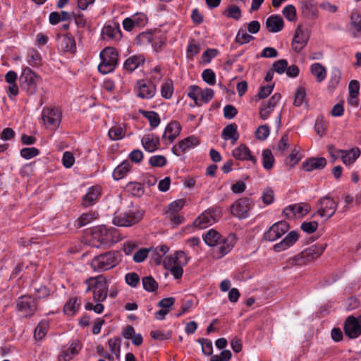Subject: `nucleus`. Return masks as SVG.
<instances>
[{
    "label": "nucleus",
    "instance_id": "obj_5",
    "mask_svg": "<svg viewBox=\"0 0 361 361\" xmlns=\"http://www.w3.org/2000/svg\"><path fill=\"white\" fill-rule=\"evenodd\" d=\"M338 204L329 195H326L317 201V214L321 217L326 216V219H329L335 214Z\"/></svg>",
    "mask_w": 361,
    "mask_h": 361
},
{
    "label": "nucleus",
    "instance_id": "obj_23",
    "mask_svg": "<svg viewBox=\"0 0 361 361\" xmlns=\"http://www.w3.org/2000/svg\"><path fill=\"white\" fill-rule=\"evenodd\" d=\"M145 58L143 55L135 54L128 57L124 62L123 68L126 71L132 73L135 69L144 65Z\"/></svg>",
    "mask_w": 361,
    "mask_h": 361
},
{
    "label": "nucleus",
    "instance_id": "obj_29",
    "mask_svg": "<svg viewBox=\"0 0 361 361\" xmlns=\"http://www.w3.org/2000/svg\"><path fill=\"white\" fill-rule=\"evenodd\" d=\"M142 145L146 151L153 152L160 145L159 138L156 135H147L142 139Z\"/></svg>",
    "mask_w": 361,
    "mask_h": 361
},
{
    "label": "nucleus",
    "instance_id": "obj_33",
    "mask_svg": "<svg viewBox=\"0 0 361 361\" xmlns=\"http://www.w3.org/2000/svg\"><path fill=\"white\" fill-rule=\"evenodd\" d=\"M221 137L226 140H231V143L234 145L239 137V134L237 130V125L235 123H232L226 126L222 131Z\"/></svg>",
    "mask_w": 361,
    "mask_h": 361
},
{
    "label": "nucleus",
    "instance_id": "obj_28",
    "mask_svg": "<svg viewBox=\"0 0 361 361\" xmlns=\"http://www.w3.org/2000/svg\"><path fill=\"white\" fill-rule=\"evenodd\" d=\"M310 210V206L307 204H295L286 207L283 213L285 216H288V211L292 213V216H295L297 214L304 216Z\"/></svg>",
    "mask_w": 361,
    "mask_h": 361
},
{
    "label": "nucleus",
    "instance_id": "obj_64",
    "mask_svg": "<svg viewBox=\"0 0 361 361\" xmlns=\"http://www.w3.org/2000/svg\"><path fill=\"white\" fill-rule=\"evenodd\" d=\"M185 201L183 199L173 201L169 205V209L166 212H171V213H178V212L183 207Z\"/></svg>",
    "mask_w": 361,
    "mask_h": 361
},
{
    "label": "nucleus",
    "instance_id": "obj_15",
    "mask_svg": "<svg viewBox=\"0 0 361 361\" xmlns=\"http://www.w3.org/2000/svg\"><path fill=\"white\" fill-rule=\"evenodd\" d=\"M136 87L138 89L137 96L142 99H151L156 93V85L152 81L137 80Z\"/></svg>",
    "mask_w": 361,
    "mask_h": 361
},
{
    "label": "nucleus",
    "instance_id": "obj_59",
    "mask_svg": "<svg viewBox=\"0 0 361 361\" xmlns=\"http://www.w3.org/2000/svg\"><path fill=\"white\" fill-rule=\"evenodd\" d=\"M202 77L208 85H214L216 83V75L212 69H205L202 73Z\"/></svg>",
    "mask_w": 361,
    "mask_h": 361
},
{
    "label": "nucleus",
    "instance_id": "obj_30",
    "mask_svg": "<svg viewBox=\"0 0 361 361\" xmlns=\"http://www.w3.org/2000/svg\"><path fill=\"white\" fill-rule=\"evenodd\" d=\"M100 195V189L98 186L89 188L87 193L82 198V205L85 207L93 205Z\"/></svg>",
    "mask_w": 361,
    "mask_h": 361
},
{
    "label": "nucleus",
    "instance_id": "obj_50",
    "mask_svg": "<svg viewBox=\"0 0 361 361\" xmlns=\"http://www.w3.org/2000/svg\"><path fill=\"white\" fill-rule=\"evenodd\" d=\"M350 27L356 32H361V15L357 12H353L350 15Z\"/></svg>",
    "mask_w": 361,
    "mask_h": 361
},
{
    "label": "nucleus",
    "instance_id": "obj_17",
    "mask_svg": "<svg viewBox=\"0 0 361 361\" xmlns=\"http://www.w3.org/2000/svg\"><path fill=\"white\" fill-rule=\"evenodd\" d=\"M189 259L190 258L186 256L185 252L178 250L173 255L167 256L163 262V265L165 269L178 265H186Z\"/></svg>",
    "mask_w": 361,
    "mask_h": 361
},
{
    "label": "nucleus",
    "instance_id": "obj_53",
    "mask_svg": "<svg viewBox=\"0 0 361 361\" xmlns=\"http://www.w3.org/2000/svg\"><path fill=\"white\" fill-rule=\"evenodd\" d=\"M262 202L264 204L269 205L271 204L274 200V190L270 187H267L263 192L262 196Z\"/></svg>",
    "mask_w": 361,
    "mask_h": 361
},
{
    "label": "nucleus",
    "instance_id": "obj_18",
    "mask_svg": "<svg viewBox=\"0 0 361 361\" xmlns=\"http://www.w3.org/2000/svg\"><path fill=\"white\" fill-rule=\"evenodd\" d=\"M309 35L303 31L302 26L299 25L292 40L293 49L299 53L307 45Z\"/></svg>",
    "mask_w": 361,
    "mask_h": 361
},
{
    "label": "nucleus",
    "instance_id": "obj_46",
    "mask_svg": "<svg viewBox=\"0 0 361 361\" xmlns=\"http://www.w3.org/2000/svg\"><path fill=\"white\" fill-rule=\"evenodd\" d=\"M48 323L47 322H41L35 328L34 331V337L36 340L42 339L47 334Z\"/></svg>",
    "mask_w": 361,
    "mask_h": 361
},
{
    "label": "nucleus",
    "instance_id": "obj_37",
    "mask_svg": "<svg viewBox=\"0 0 361 361\" xmlns=\"http://www.w3.org/2000/svg\"><path fill=\"white\" fill-rule=\"evenodd\" d=\"M77 297L71 298L66 302L63 307V312L68 315H73L78 310L80 304L78 302Z\"/></svg>",
    "mask_w": 361,
    "mask_h": 361
},
{
    "label": "nucleus",
    "instance_id": "obj_49",
    "mask_svg": "<svg viewBox=\"0 0 361 361\" xmlns=\"http://www.w3.org/2000/svg\"><path fill=\"white\" fill-rule=\"evenodd\" d=\"M173 92V82L171 80L166 81L161 86V94L165 99H170Z\"/></svg>",
    "mask_w": 361,
    "mask_h": 361
},
{
    "label": "nucleus",
    "instance_id": "obj_11",
    "mask_svg": "<svg viewBox=\"0 0 361 361\" xmlns=\"http://www.w3.org/2000/svg\"><path fill=\"white\" fill-rule=\"evenodd\" d=\"M252 201L250 198L243 197L238 200L231 206V213L238 219H245L251 209Z\"/></svg>",
    "mask_w": 361,
    "mask_h": 361
},
{
    "label": "nucleus",
    "instance_id": "obj_6",
    "mask_svg": "<svg viewBox=\"0 0 361 361\" xmlns=\"http://www.w3.org/2000/svg\"><path fill=\"white\" fill-rule=\"evenodd\" d=\"M42 119L47 128L56 130L60 125L61 113L56 107L44 108L42 111Z\"/></svg>",
    "mask_w": 361,
    "mask_h": 361
},
{
    "label": "nucleus",
    "instance_id": "obj_36",
    "mask_svg": "<svg viewBox=\"0 0 361 361\" xmlns=\"http://www.w3.org/2000/svg\"><path fill=\"white\" fill-rule=\"evenodd\" d=\"M311 73L317 78V81L321 82L326 76V71L324 66L319 63H315L311 66Z\"/></svg>",
    "mask_w": 361,
    "mask_h": 361
},
{
    "label": "nucleus",
    "instance_id": "obj_54",
    "mask_svg": "<svg viewBox=\"0 0 361 361\" xmlns=\"http://www.w3.org/2000/svg\"><path fill=\"white\" fill-rule=\"evenodd\" d=\"M166 157L162 155H154L149 159V164L154 167H162L166 164Z\"/></svg>",
    "mask_w": 361,
    "mask_h": 361
},
{
    "label": "nucleus",
    "instance_id": "obj_22",
    "mask_svg": "<svg viewBox=\"0 0 361 361\" xmlns=\"http://www.w3.org/2000/svg\"><path fill=\"white\" fill-rule=\"evenodd\" d=\"M299 235L297 231H292L279 243L274 245L275 252H281L292 246L298 240Z\"/></svg>",
    "mask_w": 361,
    "mask_h": 361
},
{
    "label": "nucleus",
    "instance_id": "obj_62",
    "mask_svg": "<svg viewBox=\"0 0 361 361\" xmlns=\"http://www.w3.org/2000/svg\"><path fill=\"white\" fill-rule=\"evenodd\" d=\"M360 82L356 80H353L349 82L348 91L349 96L351 97H357L360 92Z\"/></svg>",
    "mask_w": 361,
    "mask_h": 361
},
{
    "label": "nucleus",
    "instance_id": "obj_35",
    "mask_svg": "<svg viewBox=\"0 0 361 361\" xmlns=\"http://www.w3.org/2000/svg\"><path fill=\"white\" fill-rule=\"evenodd\" d=\"M140 114L145 117L152 128H157L161 121L159 114L154 111L140 110Z\"/></svg>",
    "mask_w": 361,
    "mask_h": 361
},
{
    "label": "nucleus",
    "instance_id": "obj_45",
    "mask_svg": "<svg viewBox=\"0 0 361 361\" xmlns=\"http://www.w3.org/2000/svg\"><path fill=\"white\" fill-rule=\"evenodd\" d=\"M110 351L115 355L117 359L120 357L121 353V340L119 338L114 337L108 341Z\"/></svg>",
    "mask_w": 361,
    "mask_h": 361
},
{
    "label": "nucleus",
    "instance_id": "obj_26",
    "mask_svg": "<svg viewBox=\"0 0 361 361\" xmlns=\"http://www.w3.org/2000/svg\"><path fill=\"white\" fill-rule=\"evenodd\" d=\"M284 23L282 18L277 15L269 16L266 20V27L271 32H278L283 27Z\"/></svg>",
    "mask_w": 361,
    "mask_h": 361
},
{
    "label": "nucleus",
    "instance_id": "obj_10",
    "mask_svg": "<svg viewBox=\"0 0 361 361\" xmlns=\"http://www.w3.org/2000/svg\"><path fill=\"white\" fill-rule=\"evenodd\" d=\"M99 234H97V236L99 238V244L94 245V246L97 247L102 246L110 247L120 240L118 231L116 228H107L104 226H102L99 228Z\"/></svg>",
    "mask_w": 361,
    "mask_h": 361
},
{
    "label": "nucleus",
    "instance_id": "obj_27",
    "mask_svg": "<svg viewBox=\"0 0 361 361\" xmlns=\"http://www.w3.org/2000/svg\"><path fill=\"white\" fill-rule=\"evenodd\" d=\"M180 131V124L177 121H171L166 127L165 132L162 135V139L166 138V135L169 134L167 138L172 142L176 137L179 135Z\"/></svg>",
    "mask_w": 361,
    "mask_h": 361
},
{
    "label": "nucleus",
    "instance_id": "obj_3",
    "mask_svg": "<svg viewBox=\"0 0 361 361\" xmlns=\"http://www.w3.org/2000/svg\"><path fill=\"white\" fill-rule=\"evenodd\" d=\"M102 62L98 66L99 71L107 74L114 71L118 63V54L114 47H106L100 53Z\"/></svg>",
    "mask_w": 361,
    "mask_h": 361
},
{
    "label": "nucleus",
    "instance_id": "obj_40",
    "mask_svg": "<svg viewBox=\"0 0 361 361\" xmlns=\"http://www.w3.org/2000/svg\"><path fill=\"white\" fill-rule=\"evenodd\" d=\"M262 165L264 169L271 170L274 166V157L269 149L262 151Z\"/></svg>",
    "mask_w": 361,
    "mask_h": 361
},
{
    "label": "nucleus",
    "instance_id": "obj_2",
    "mask_svg": "<svg viewBox=\"0 0 361 361\" xmlns=\"http://www.w3.org/2000/svg\"><path fill=\"white\" fill-rule=\"evenodd\" d=\"M118 253L114 251H109L95 256L90 262V266L94 271H104L116 267L119 260Z\"/></svg>",
    "mask_w": 361,
    "mask_h": 361
},
{
    "label": "nucleus",
    "instance_id": "obj_63",
    "mask_svg": "<svg viewBox=\"0 0 361 361\" xmlns=\"http://www.w3.org/2000/svg\"><path fill=\"white\" fill-rule=\"evenodd\" d=\"M283 14L289 21H294L296 18V9L293 5H288L283 10Z\"/></svg>",
    "mask_w": 361,
    "mask_h": 361
},
{
    "label": "nucleus",
    "instance_id": "obj_55",
    "mask_svg": "<svg viewBox=\"0 0 361 361\" xmlns=\"http://www.w3.org/2000/svg\"><path fill=\"white\" fill-rule=\"evenodd\" d=\"M288 66V61L286 59H279L273 63L271 70L278 74H283Z\"/></svg>",
    "mask_w": 361,
    "mask_h": 361
},
{
    "label": "nucleus",
    "instance_id": "obj_61",
    "mask_svg": "<svg viewBox=\"0 0 361 361\" xmlns=\"http://www.w3.org/2000/svg\"><path fill=\"white\" fill-rule=\"evenodd\" d=\"M127 187L134 196L140 197L144 193V188L139 183H129Z\"/></svg>",
    "mask_w": 361,
    "mask_h": 361
},
{
    "label": "nucleus",
    "instance_id": "obj_24",
    "mask_svg": "<svg viewBox=\"0 0 361 361\" xmlns=\"http://www.w3.org/2000/svg\"><path fill=\"white\" fill-rule=\"evenodd\" d=\"M233 156L239 160H250L254 164L257 163V159L251 154L250 149L245 145H240L232 152Z\"/></svg>",
    "mask_w": 361,
    "mask_h": 361
},
{
    "label": "nucleus",
    "instance_id": "obj_13",
    "mask_svg": "<svg viewBox=\"0 0 361 361\" xmlns=\"http://www.w3.org/2000/svg\"><path fill=\"white\" fill-rule=\"evenodd\" d=\"M289 229V224L285 221L274 224L269 229L264 233V238L268 241H274L285 234Z\"/></svg>",
    "mask_w": 361,
    "mask_h": 361
},
{
    "label": "nucleus",
    "instance_id": "obj_31",
    "mask_svg": "<svg viewBox=\"0 0 361 361\" xmlns=\"http://www.w3.org/2000/svg\"><path fill=\"white\" fill-rule=\"evenodd\" d=\"M338 152L341 154L342 161L346 165L353 164L360 155V150L357 147L350 150L340 149Z\"/></svg>",
    "mask_w": 361,
    "mask_h": 361
},
{
    "label": "nucleus",
    "instance_id": "obj_39",
    "mask_svg": "<svg viewBox=\"0 0 361 361\" xmlns=\"http://www.w3.org/2000/svg\"><path fill=\"white\" fill-rule=\"evenodd\" d=\"M228 18H233L238 20L242 16L240 8L235 5L228 6L222 13Z\"/></svg>",
    "mask_w": 361,
    "mask_h": 361
},
{
    "label": "nucleus",
    "instance_id": "obj_57",
    "mask_svg": "<svg viewBox=\"0 0 361 361\" xmlns=\"http://www.w3.org/2000/svg\"><path fill=\"white\" fill-rule=\"evenodd\" d=\"M39 154L38 149L35 147H25L20 150V155L25 159H32Z\"/></svg>",
    "mask_w": 361,
    "mask_h": 361
},
{
    "label": "nucleus",
    "instance_id": "obj_32",
    "mask_svg": "<svg viewBox=\"0 0 361 361\" xmlns=\"http://www.w3.org/2000/svg\"><path fill=\"white\" fill-rule=\"evenodd\" d=\"M80 345L78 341H74L67 350H63L59 356V361H69L78 353Z\"/></svg>",
    "mask_w": 361,
    "mask_h": 361
},
{
    "label": "nucleus",
    "instance_id": "obj_48",
    "mask_svg": "<svg viewBox=\"0 0 361 361\" xmlns=\"http://www.w3.org/2000/svg\"><path fill=\"white\" fill-rule=\"evenodd\" d=\"M197 342L202 345V351L206 356H210L213 353L212 342L207 338H200Z\"/></svg>",
    "mask_w": 361,
    "mask_h": 361
},
{
    "label": "nucleus",
    "instance_id": "obj_42",
    "mask_svg": "<svg viewBox=\"0 0 361 361\" xmlns=\"http://www.w3.org/2000/svg\"><path fill=\"white\" fill-rule=\"evenodd\" d=\"M108 135L112 140H121L125 136V128L121 126H113L109 130Z\"/></svg>",
    "mask_w": 361,
    "mask_h": 361
},
{
    "label": "nucleus",
    "instance_id": "obj_44",
    "mask_svg": "<svg viewBox=\"0 0 361 361\" xmlns=\"http://www.w3.org/2000/svg\"><path fill=\"white\" fill-rule=\"evenodd\" d=\"M142 286L145 290L148 292H154L158 288V283L151 276H145L142 278Z\"/></svg>",
    "mask_w": 361,
    "mask_h": 361
},
{
    "label": "nucleus",
    "instance_id": "obj_21",
    "mask_svg": "<svg viewBox=\"0 0 361 361\" xmlns=\"http://www.w3.org/2000/svg\"><path fill=\"white\" fill-rule=\"evenodd\" d=\"M236 242L235 235L230 234L226 238L224 239L222 243L217 247L216 257L221 258L228 254L233 247Z\"/></svg>",
    "mask_w": 361,
    "mask_h": 361
},
{
    "label": "nucleus",
    "instance_id": "obj_41",
    "mask_svg": "<svg viewBox=\"0 0 361 361\" xmlns=\"http://www.w3.org/2000/svg\"><path fill=\"white\" fill-rule=\"evenodd\" d=\"M97 214L95 212H87L82 214L75 221L76 226L81 228L92 222L97 218Z\"/></svg>",
    "mask_w": 361,
    "mask_h": 361
},
{
    "label": "nucleus",
    "instance_id": "obj_8",
    "mask_svg": "<svg viewBox=\"0 0 361 361\" xmlns=\"http://www.w3.org/2000/svg\"><path fill=\"white\" fill-rule=\"evenodd\" d=\"M16 308L24 317H32L37 310V300L30 295H22L16 300Z\"/></svg>",
    "mask_w": 361,
    "mask_h": 361
},
{
    "label": "nucleus",
    "instance_id": "obj_25",
    "mask_svg": "<svg viewBox=\"0 0 361 361\" xmlns=\"http://www.w3.org/2000/svg\"><path fill=\"white\" fill-rule=\"evenodd\" d=\"M326 163V159L324 157H312L302 164V167L307 171H312L314 169H324Z\"/></svg>",
    "mask_w": 361,
    "mask_h": 361
},
{
    "label": "nucleus",
    "instance_id": "obj_38",
    "mask_svg": "<svg viewBox=\"0 0 361 361\" xmlns=\"http://www.w3.org/2000/svg\"><path fill=\"white\" fill-rule=\"evenodd\" d=\"M221 235L220 234L215 230L211 229L209 230L204 236V241L209 246H215L218 245L219 241L220 240Z\"/></svg>",
    "mask_w": 361,
    "mask_h": 361
},
{
    "label": "nucleus",
    "instance_id": "obj_14",
    "mask_svg": "<svg viewBox=\"0 0 361 361\" xmlns=\"http://www.w3.org/2000/svg\"><path fill=\"white\" fill-rule=\"evenodd\" d=\"M56 39L59 49L69 54L76 51L75 38L69 33L58 34Z\"/></svg>",
    "mask_w": 361,
    "mask_h": 361
},
{
    "label": "nucleus",
    "instance_id": "obj_52",
    "mask_svg": "<svg viewBox=\"0 0 361 361\" xmlns=\"http://www.w3.org/2000/svg\"><path fill=\"white\" fill-rule=\"evenodd\" d=\"M166 218L173 224L177 226L184 221V217L178 213L165 212Z\"/></svg>",
    "mask_w": 361,
    "mask_h": 361
},
{
    "label": "nucleus",
    "instance_id": "obj_58",
    "mask_svg": "<svg viewBox=\"0 0 361 361\" xmlns=\"http://www.w3.org/2000/svg\"><path fill=\"white\" fill-rule=\"evenodd\" d=\"M73 20L78 27L87 28L88 30H90V26L82 13H75Z\"/></svg>",
    "mask_w": 361,
    "mask_h": 361
},
{
    "label": "nucleus",
    "instance_id": "obj_7",
    "mask_svg": "<svg viewBox=\"0 0 361 361\" xmlns=\"http://www.w3.org/2000/svg\"><path fill=\"white\" fill-rule=\"evenodd\" d=\"M94 281L93 299L97 302H103L108 295V286L106 278L103 275L88 278V282Z\"/></svg>",
    "mask_w": 361,
    "mask_h": 361
},
{
    "label": "nucleus",
    "instance_id": "obj_12",
    "mask_svg": "<svg viewBox=\"0 0 361 361\" xmlns=\"http://www.w3.org/2000/svg\"><path fill=\"white\" fill-rule=\"evenodd\" d=\"M344 331L350 338H356L361 335V315L358 317L349 316L344 324Z\"/></svg>",
    "mask_w": 361,
    "mask_h": 361
},
{
    "label": "nucleus",
    "instance_id": "obj_9",
    "mask_svg": "<svg viewBox=\"0 0 361 361\" xmlns=\"http://www.w3.org/2000/svg\"><path fill=\"white\" fill-rule=\"evenodd\" d=\"M20 84L22 90L29 94H33L37 90V75L30 68H25L20 76Z\"/></svg>",
    "mask_w": 361,
    "mask_h": 361
},
{
    "label": "nucleus",
    "instance_id": "obj_47",
    "mask_svg": "<svg viewBox=\"0 0 361 361\" xmlns=\"http://www.w3.org/2000/svg\"><path fill=\"white\" fill-rule=\"evenodd\" d=\"M255 37L247 34L243 29H240L236 35L235 41V42L243 44L250 42L253 40Z\"/></svg>",
    "mask_w": 361,
    "mask_h": 361
},
{
    "label": "nucleus",
    "instance_id": "obj_1",
    "mask_svg": "<svg viewBox=\"0 0 361 361\" xmlns=\"http://www.w3.org/2000/svg\"><path fill=\"white\" fill-rule=\"evenodd\" d=\"M326 244L314 245L288 260L291 266H302L315 260L324 252Z\"/></svg>",
    "mask_w": 361,
    "mask_h": 361
},
{
    "label": "nucleus",
    "instance_id": "obj_56",
    "mask_svg": "<svg viewBox=\"0 0 361 361\" xmlns=\"http://www.w3.org/2000/svg\"><path fill=\"white\" fill-rule=\"evenodd\" d=\"M214 90L210 88H205L204 90L201 89V92L200 93V102H201V106L212 100L214 97Z\"/></svg>",
    "mask_w": 361,
    "mask_h": 361
},
{
    "label": "nucleus",
    "instance_id": "obj_60",
    "mask_svg": "<svg viewBox=\"0 0 361 361\" xmlns=\"http://www.w3.org/2000/svg\"><path fill=\"white\" fill-rule=\"evenodd\" d=\"M306 97V92L304 87H299L295 93L294 105L300 106L302 104Z\"/></svg>",
    "mask_w": 361,
    "mask_h": 361
},
{
    "label": "nucleus",
    "instance_id": "obj_20",
    "mask_svg": "<svg viewBox=\"0 0 361 361\" xmlns=\"http://www.w3.org/2000/svg\"><path fill=\"white\" fill-rule=\"evenodd\" d=\"M216 212H220V209L218 208H212V209H209L208 212L206 211L203 212L194 221L193 225L200 229L212 225L215 221V219L214 216L212 215V212L214 213Z\"/></svg>",
    "mask_w": 361,
    "mask_h": 361
},
{
    "label": "nucleus",
    "instance_id": "obj_34",
    "mask_svg": "<svg viewBox=\"0 0 361 361\" xmlns=\"http://www.w3.org/2000/svg\"><path fill=\"white\" fill-rule=\"evenodd\" d=\"M131 164L129 161L126 160L119 164L114 171L113 176L115 180H120L129 171Z\"/></svg>",
    "mask_w": 361,
    "mask_h": 361
},
{
    "label": "nucleus",
    "instance_id": "obj_19",
    "mask_svg": "<svg viewBox=\"0 0 361 361\" xmlns=\"http://www.w3.org/2000/svg\"><path fill=\"white\" fill-rule=\"evenodd\" d=\"M198 144L199 140L196 137L189 136L179 141L178 145L172 147L171 151L174 154L179 156L180 152H184L187 149L197 146Z\"/></svg>",
    "mask_w": 361,
    "mask_h": 361
},
{
    "label": "nucleus",
    "instance_id": "obj_16",
    "mask_svg": "<svg viewBox=\"0 0 361 361\" xmlns=\"http://www.w3.org/2000/svg\"><path fill=\"white\" fill-rule=\"evenodd\" d=\"M122 37V32L119 23L104 25L102 30V38L104 40L118 42Z\"/></svg>",
    "mask_w": 361,
    "mask_h": 361
},
{
    "label": "nucleus",
    "instance_id": "obj_4",
    "mask_svg": "<svg viewBox=\"0 0 361 361\" xmlns=\"http://www.w3.org/2000/svg\"><path fill=\"white\" fill-rule=\"evenodd\" d=\"M143 216V212L140 209L130 210L126 212L115 214L113 224L117 226H131L138 223Z\"/></svg>",
    "mask_w": 361,
    "mask_h": 361
},
{
    "label": "nucleus",
    "instance_id": "obj_51",
    "mask_svg": "<svg viewBox=\"0 0 361 361\" xmlns=\"http://www.w3.org/2000/svg\"><path fill=\"white\" fill-rule=\"evenodd\" d=\"M201 92V88L197 85H191L189 87V92L188 96L193 99L197 106H201L200 102V93Z\"/></svg>",
    "mask_w": 361,
    "mask_h": 361
},
{
    "label": "nucleus",
    "instance_id": "obj_43",
    "mask_svg": "<svg viewBox=\"0 0 361 361\" xmlns=\"http://www.w3.org/2000/svg\"><path fill=\"white\" fill-rule=\"evenodd\" d=\"M302 11L304 16L309 18H314L317 16V9L310 2L305 1L302 3Z\"/></svg>",
    "mask_w": 361,
    "mask_h": 361
}]
</instances>
